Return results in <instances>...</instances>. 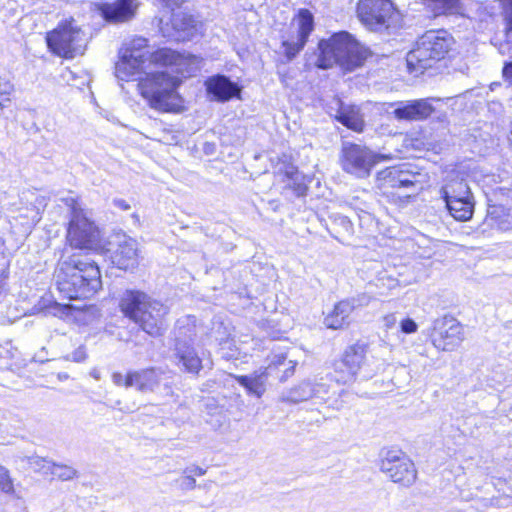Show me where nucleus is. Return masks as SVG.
Listing matches in <instances>:
<instances>
[{
    "label": "nucleus",
    "instance_id": "1",
    "mask_svg": "<svg viewBox=\"0 0 512 512\" xmlns=\"http://www.w3.org/2000/svg\"><path fill=\"white\" fill-rule=\"evenodd\" d=\"M55 279L60 294L69 300L90 298L102 287L99 267L76 254L62 257Z\"/></svg>",
    "mask_w": 512,
    "mask_h": 512
},
{
    "label": "nucleus",
    "instance_id": "2",
    "mask_svg": "<svg viewBox=\"0 0 512 512\" xmlns=\"http://www.w3.org/2000/svg\"><path fill=\"white\" fill-rule=\"evenodd\" d=\"M320 51L317 66L329 69L334 65L346 72L361 67L370 56V51L361 45L351 34L342 31L335 33L329 39L319 42Z\"/></svg>",
    "mask_w": 512,
    "mask_h": 512
},
{
    "label": "nucleus",
    "instance_id": "3",
    "mask_svg": "<svg viewBox=\"0 0 512 512\" xmlns=\"http://www.w3.org/2000/svg\"><path fill=\"white\" fill-rule=\"evenodd\" d=\"M123 313L147 334L157 337L164 330L168 307L142 291H126L120 303Z\"/></svg>",
    "mask_w": 512,
    "mask_h": 512
},
{
    "label": "nucleus",
    "instance_id": "4",
    "mask_svg": "<svg viewBox=\"0 0 512 512\" xmlns=\"http://www.w3.org/2000/svg\"><path fill=\"white\" fill-rule=\"evenodd\" d=\"M138 90L148 105L161 112H177L181 107V98L176 89L180 84L178 78L164 71H152L137 78Z\"/></svg>",
    "mask_w": 512,
    "mask_h": 512
},
{
    "label": "nucleus",
    "instance_id": "5",
    "mask_svg": "<svg viewBox=\"0 0 512 512\" xmlns=\"http://www.w3.org/2000/svg\"><path fill=\"white\" fill-rule=\"evenodd\" d=\"M454 45V39L446 30L425 32L406 56L410 72L422 74L444 60Z\"/></svg>",
    "mask_w": 512,
    "mask_h": 512
},
{
    "label": "nucleus",
    "instance_id": "6",
    "mask_svg": "<svg viewBox=\"0 0 512 512\" xmlns=\"http://www.w3.org/2000/svg\"><path fill=\"white\" fill-rule=\"evenodd\" d=\"M66 204L71 208V220L67 230L70 246L85 250H100L101 235L97 226L87 217L75 199H66Z\"/></svg>",
    "mask_w": 512,
    "mask_h": 512
},
{
    "label": "nucleus",
    "instance_id": "7",
    "mask_svg": "<svg viewBox=\"0 0 512 512\" xmlns=\"http://www.w3.org/2000/svg\"><path fill=\"white\" fill-rule=\"evenodd\" d=\"M383 366L382 359H375L373 356L368 358L366 348L356 344L347 348L342 359L336 364L335 379L346 384L353 381L358 372H362L364 378H371L382 370Z\"/></svg>",
    "mask_w": 512,
    "mask_h": 512
},
{
    "label": "nucleus",
    "instance_id": "8",
    "mask_svg": "<svg viewBox=\"0 0 512 512\" xmlns=\"http://www.w3.org/2000/svg\"><path fill=\"white\" fill-rule=\"evenodd\" d=\"M49 49L60 57L82 55L86 47L85 33L73 18L64 20L46 36Z\"/></svg>",
    "mask_w": 512,
    "mask_h": 512
},
{
    "label": "nucleus",
    "instance_id": "9",
    "mask_svg": "<svg viewBox=\"0 0 512 512\" xmlns=\"http://www.w3.org/2000/svg\"><path fill=\"white\" fill-rule=\"evenodd\" d=\"M381 158V155L365 145L345 142L341 149L340 163L345 172L357 178H366Z\"/></svg>",
    "mask_w": 512,
    "mask_h": 512
},
{
    "label": "nucleus",
    "instance_id": "10",
    "mask_svg": "<svg viewBox=\"0 0 512 512\" xmlns=\"http://www.w3.org/2000/svg\"><path fill=\"white\" fill-rule=\"evenodd\" d=\"M380 469L393 482L403 486L412 485L417 477L414 463L401 450H388L381 460Z\"/></svg>",
    "mask_w": 512,
    "mask_h": 512
},
{
    "label": "nucleus",
    "instance_id": "11",
    "mask_svg": "<svg viewBox=\"0 0 512 512\" xmlns=\"http://www.w3.org/2000/svg\"><path fill=\"white\" fill-rule=\"evenodd\" d=\"M433 346L440 351L456 350L464 341L462 325L452 317H443L433 322L430 334Z\"/></svg>",
    "mask_w": 512,
    "mask_h": 512
},
{
    "label": "nucleus",
    "instance_id": "12",
    "mask_svg": "<svg viewBox=\"0 0 512 512\" xmlns=\"http://www.w3.org/2000/svg\"><path fill=\"white\" fill-rule=\"evenodd\" d=\"M357 13L360 21L370 30L380 31L389 27L394 6L390 0H360Z\"/></svg>",
    "mask_w": 512,
    "mask_h": 512
},
{
    "label": "nucleus",
    "instance_id": "13",
    "mask_svg": "<svg viewBox=\"0 0 512 512\" xmlns=\"http://www.w3.org/2000/svg\"><path fill=\"white\" fill-rule=\"evenodd\" d=\"M377 186L383 193H389V189L404 190L399 197H409L416 193V174L399 167H390L377 174Z\"/></svg>",
    "mask_w": 512,
    "mask_h": 512
},
{
    "label": "nucleus",
    "instance_id": "14",
    "mask_svg": "<svg viewBox=\"0 0 512 512\" xmlns=\"http://www.w3.org/2000/svg\"><path fill=\"white\" fill-rule=\"evenodd\" d=\"M141 5L139 0H114L97 5L101 17L111 24H122L133 20Z\"/></svg>",
    "mask_w": 512,
    "mask_h": 512
},
{
    "label": "nucleus",
    "instance_id": "15",
    "mask_svg": "<svg viewBox=\"0 0 512 512\" xmlns=\"http://www.w3.org/2000/svg\"><path fill=\"white\" fill-rule=\"evenodd\" d=\"M297 34L283 41L285 55L293 59L305 46L311 32L314 29V17L307 9H300L296 18Z\"/></svg>",
    "mask_w": 512,
    "mask_h": 512
},
{
    "label": "nucleus",
    "instance_id": "16",
    "mask_svg": "<svg viewBox=\"0 0 512 512\" xmlns=\"http://www.w3.org/2000/svg\"><path fill=\"white\" fill-rule=\"evenodd\" d=\"M153 65L148 63L146 54L138 53L137 51L132 54L123 53L120 60L116 63L115 75L122 81H137V78L145 76Z\"/></svg>",
    "mask_w": 512,
    "mask_h": 512
},
{
    "label": "nucleus",
    "instance_id": "17",
    "mask_svg": "<svg viewBox=\"0 0 512 512\" xmlns=\"http://www.w3.org/2000/svg\"><path fill=\"white\" fill-rule=\"evenodd\" d=\"M116 249L111 258L119 269L128 270L138 264V243L135 239L122 234L116 236Z\"/></svg>",
    "mask_w": 512,
    "mask_h": 512
},
{
    "label": "nucleus",
    "instance_id": "18",
    "mask_svg": "<svg viewBox=\"0 0 512 512\" xmlns=\"http://www.w3.org/2000/svg\"><path fill=\"white\" fill-rule=\"evenodd\" d=\"M135 51L146 54V59L149 64L159 66L176 64L179 59V54L168 48H162L157 51L150 52L147 49V39L141 37L133 39L129 47L125 49L124 53L132 54Z\"/></svg>",
    "mask_w": 512,
    "mask_h": 512
},
{
    "label": "nucleus",
    "instance_id": "19",
    "mask_svg": "<svg viewBox=\"0 0 512 512\" xmlns=\"http://www.w3.org/2000/svg\"><path fill=\"white\" fill-rule=\"evenodd\" d=\"M395 105L393 115L397 120L422 121L435 111L430 99L401 101Z\"/></svg>",
    "mask_w": 512,
    "mask_h": 512
},
{
    "label": "nucleus",
    "instance_id": "20",
    "mask_svg": "<svg viewBox=\"0 0 512 512\" xmlns=\"http://www.w3.org/2000/svg\"><path fill=\"white\" fill-rule=\"evenodd\" d=\"M328 394L327 386L323 383L303 381L298 386L289 390V392L282 396V400L286 402L299 403L307 401L312 398L325 400Z\"/></svg>",
    "mask_w": 512,
    "mask_h": 512
},
{
    "label": "nucleus",
    "instance_id": "21",
    "mask_svg": "<svg viewBox=\"0 0 512 512\" xmlns=\"http://www.w3.org/2000/svg\"><path fill=\"white\" fill-rule=\"evenodd\" d=\"M162 372L151 368L129 372L125 378V387H136L140 392H153L158 388Z\"/></svg>",
    "mask_w": 512,
    "mask_h": 512
},
{
    "label": "nucleus",
    "instance_id": "22",
    "mask_svg": "<svg viewBox=\"0 0 512 512\" xmlns=\"http://www.w3.org/2000/svg\"><path fill=\"white\" fill-rule=\"evenodd\" d=\"M174 355L177 365L182 366L184 371L198 374L202 369V360L195 349L186 341L177 339Z\"/></svg>",
    "mask_w": 512,
    "mask_h": 512
},
{
    "label": "nucleus",
    "instance_id": "23",
    "mask_svg": "<svg viewBox=\"0 0 512 512\" xmlns=\"http://www.w3.org/2000/svg\"><path fill=\"white\" fill-rule=\"evenodd\" d=\"M170 21L175 34H171L161 27L165 36L174 37L176 40H185L186 38L192 37L197 32L196 21L188 13L182 11L173 12Z\"/></svg>",
    "mask_w": 512,
    "mask_h": 512
},
{
    "label": "nucleus",
    "instance_id": "24",
    "mask_svg": "<svg viewBox=\"0 0 512 512\" xmlns=\"http://www.w3.org/2000/svg\"><path fill=\"white\" fill-rule=\"evenodd\" d=\"M207 92L220 102L230 100L238 93V87L228 77L216 75L206 81Z\"/></svg>",
    "mask_w": 512,
    "mask_h": 512
},
{
    "label": "nucleus",
    "instance_id": "25",
    "mask_svg": "<svg viewBox=\"0 0 512 512\" xmlns=\"http://www.w3.org/2000/svg\"><path fill=\"white\" fill-rule=\"evenodd\" d=\"M440 198L450 199H470L473 197L470 187L463 178H448L439 190Z\"/></svg>",
    "mask_w": 512,
    "mask_h": 512
},
{
    "label": "nucleus",
    "instance_id": "26",
    "mask_svg": "<svg viewBox=\"0 0 512 512\" xmlns=\"http://www.w3.org/2000/svg\"><path fill=\"white\" fill-rule=\"evenodd\" d=\"M268 377L267 368L255 371L250 375L235 376L237 382L247 389L249 394L260 398L266 390V380Z\"/></svg>",
    "mask_w": 512,
    "mask_h": 512
},
{
    "label": "nucleus",
    "instance_id": "27",
    "mask_svg": "<svg viewBox=\"0 0 512 512\" xmlns=\"http://www.w3.org/2000/svg\"><path fill=\"white\" fill-rule=\"evenodd\" d=\"M351 306L343 300L338 302L333 310L325 317L324 325L329 329H342L349 325Z\"/></svg>",
    "mask_w": 512,
    "mask_h": 512
},
{
    "label": "nucleus",
    "instance_id": "28",
    "mask_svg": "<svg viewBox=\"0 0 512 512\" xmlns=\"http://www.w3.org/2000/svg\"><path fill=\"white\" fill-rule=\"evenodd\" d=\"M445 207L449 214L457 221H468L474 213V197L470 199L445 200Z\"/></svg>",
    "mask_w": 512,
    "mask_h": 512
},
{
    "label": "nucleus",
    "instance_id": "29",
    "mask_svg": "<svg viewBox=\"0 0 512 512\" xmlns=\"http://www.w3.org/2000/svg\"><path fill=\"white\" fill-rule=\"evenodd\" d=\"M426 4L435 16L464 15V9L459 0H426Z\"/></svg>",
    "mask_w": 512,
    "mask_h": 512
},
{
    "label": "nucleus",
    "instance_id": "30",
    "mask_svg": "<svg viewBox=\"0 0 512 512\" xmlns=\"http://www.w3.org/2000/svg\"><path fill=\"white\" fill-rule=\"evenodd\" d=\"M337 119L349 129L357 132L363 130L364 121L358 108H342L337 115Z\"/></svg>",
    "mask_w": 512,
    "mask_h": 512
},
{
    "label": "nucleus",
    "instance_id": "31",
    "mask_svg": "<svg viewBox=\"0 0 512 512\" xmlns=\"http://www.w3.org/2000/svg\"><path fill=\"white\" fill-rule=\"evenodd\" d=\"M215 339L219 342L221 355L226 360L237 358L239 352L234 339L230 335H216Z\"/></svg>",
    "mask_w": 512,
    "mask_h": 512
},
{
    "label": "nucleus",
    "instance_id": "32",
    "mask_svg": "<svg viewBox=\"0 0 512 512\" xmlns=\"http://www.w3.org/2000/svg\"><path fill=\"white\" fill-rule=\"evenodd\" d=\"M27 462L29 468L32 469L34 472L40 473L45 476L51 475L54 462L40 456L27 457Z\"/></svg>",
    "mask_w": 512,
    "mask_h": 512
},
{
    "label": "nucleus",
    "instance_id": "33",
    "mask_svg": "<svg viewBox=\"0 0 512 512\" xmlns=\"http://www.w3.org/2000/svg\"><path fill=\"white\" fill-rule=\"evenodd\" d=\"M77 474V470L72 466L66 464L53 463L51 476H53L54 478H57L61 481H69L77 477Z\"/></svg>",
    "mask_w": 512,
    "mask_h": 512
},
{
    "label": "nucleus",
    "instance_id": "34",
    "mask_svg": "<svg viewBox=\"0 0 512 512\" xmlns=\"http://www.w3.org/2000/svg\"><path fill=\"white\" fill-rule=\"evenodd\" d=\"M14 91V86L10 80L0 76V106H4L10 101V95Z\"/></svg>",
    "mask_w": 512,
    "mask_h": 512
},
{
    "label": "nucleus",
    "instance_id": "35",
    "mask_svg": "<svg viewBox=\"0 0 512 512\" xmlns=\"http://www.w3.org/2000/svg\"><path fill=\"white\" fill-rule=\"evenodd\" d=\"M175 485L183 492L191 491L196 487V479L189 474L183 473L181 477L175 480Z\"/></svg>",
    "mask_w": 512,
    "mask_h": 512
},
{
    "label": "nucleus",
    "instance_id": "36",
    "mask_svg": "<svg viewBox=\"0 0 512 512\" xmlns=\"http://www.w3.org/2000/svg\"><path fill=\"white\" fill-rule=\"evenodd\" d=\"M343 301L349 303L352 313L357 308L368 306L371 301V297L366 293H361Z\"/></svg>",
    "mask_w": 512,
    "mask_h": 512
},
{
    "label": "nucleus",
    "instance_id": "37",
    "mask_svg": "<svg viewBox=\"0 0 512 512\" xmlns=\"http://www.w3.org/2000/svg\"><path fill=\"white\" fill-rule=\"evenodd\" d=\"M0 489L5 493L13 491V482L10 478L9 471L0 465Z\"/></svg>",
    "mask_w": 512,
    "mask_h": 512
},
{
    "label": "nucleus",
    "instance_id": "38",
    "mask_svg": "<svg viewBox=\"0 0 512 512\" xmlns=\"http://www.w3.org/2000/svg\"><path fill=\"white\" fill-rule=\"evenodd\" d=\"M504 6L505 19L507 22L506 34L510 39L512 38V0H504Z\"/></svg>",
    "mask_w": 512,
    "mask_h": 512
},
{
    "label": "nucleus",
    "instance_id": "39",
    "mask_svg": "<svg viewBox=\"0 0 512 512\" xmlns=\"http://www.w3.org/2000/svg\"><path fill=\"white\" fill-rule=\"evenodd\" d=\"M87 358L86 349L84 346H79L75 349L71 354H68L65 359L68 361H73L76 363H80L85 361Z\"/></svg>",
    "mask_w": 512,
    "mask_h": 512
},
{
    "label": "nucleus",
    "instance_id": "40",
    "mask_svg": "<svg viewBox=\"0 0 512 512\" xmlns=\"http://www.w3.org/2000/svg\"><path fill=\"white\" fill-rule=\"evenodd\" d=\"M401 331L406 334H411L417 331V324L413 319L407 318L400 323Z\"/></svg>",
    "mask_w": 512,
    "mask_h": 512
},
{
    "label": "nucleus",
    "instance_id": "41",
    "mask_svg": "<svg viewBox=\"0 0 512 512\" xmlns=\"http://www.w3.org/2000/svg\"><path fill=\"white\" fill-rule=\"evenodd\" d=\"M184 474H189L191 476L193 475H196V476H203L205 473H206V470L203 469L202 467L200 466H197V465H192V466H189V467H186L183 471Z\"/></svg>",
    "mask_w": 512,
    "mask_h": 512
},
{
    "label": "nucleus",
    "instance_id": "42",
    "mask_svg": "<svg viewBox=\"0 0 512 512\" xmlns=\"http://www.w3.org/2000/svg\"><path fill=\"white\" fill-rule=\"evenodd\" d=\"M502 72L505 80L512 84V62L505 63Z\"/></svg>",
    "mask_w": 512,
    "mask_h": 512
},
{
    "label": "nucleus",
    "instance_id": "43",
    "mask_svg": "<svg viewBox=\"0 0 512 512\" xmlns=\"http://www.w3.org/2000/svg\"><path fill=\"white\" fill-rule=\"evenodd\" d=\"M125 378H126V375H123L118 372L113 373V375H112V381L117 386H125Z\"/></svg>",
    "mask_w": 512,
    "mask_h": 512
},
{
    "label": "nucleus",
    "instance_id": "44",
    "mask_svg": "<svg viewBox=\"0 0 512 512\" xmlns=\"http://www.w3.org/2000/svg\"><path fill=\"white\" fill-rule=\"evenodd\" d=\"M113 204L115 207L125 211L130 209V205L123 199H114Z\"/></svg>",
    "mask_w": 512,
    "mask_h": 512
},
{
    "label": "nucleus",
    "instance_id": "45",
    "mask_svg": "<svg viewBox=\"0 0 512 512\" xmlns=\"http://www.w3.org/2000/svg\"><path fill=\"white\" fill-rule=\"evenodd\" d=\"M339 222L347 232H352V223L347 217H339Z\"/></svg>",
    "mask_w": 512,
    "mask_h": 512
},
{
    "label": "nucleus",
    "instance_id": "46",
    "mask_svg": "<svg viewBox=\"0 0 512 512\" xmlns=\"http://www.w3.org/2000/svg\"><path fill=\"white\" fill-rule=\"evenodd\" d=\"M294 369V365H291L289 368H287L285 371V375L281 377V381H285L289 375H292L294 373Z\"/></svg>",
    "mask_w": 512,
    "mask_h": 512
},
{
    "label": "nucleus",
    "instance_id": "47",
    "mask_svg": "<svg viewBox=\"0 0 512 512\" xmlns=\"http://www.w3.org/2000/svg\"><path fill=\"white\" fill-rule=\"evenodd\" d=\"M306 188L304 186L298 185L297 187V194L298 195H304Z\"/></svg>",
    "mask_w": 512,
    "mask_h": 512
},
{
    "label": "nucleus",
    "instance_id": "48",
    "mask_svg": "<svg viewBox=\"0 0 512 512\" xmlns=\"http://www.w3.org/2000/svg\"><path fill=\"white\" fill-rule=\"evenodd\" d=\"M294 173H297V171H293V169L291 171H287V175L290 178H293Z\"/></svg>",
    "mask_w": 512,
    "mask_h": 512
},
{
    "label": "nucleus",
    "instance_id": "49",
    "mask_svg": "<svg viewBox=\"0 0 512 512\" xmlns=\"http://www.w3.org/2000/svg\"><path fill=\"white\" fill-rule=\"evenodd\" d=\"M175 5H179L183 0H172Z\"/></svg>",
    "mask_w": 512,
    "mask_h": 512
},
{
    "label": "nucleus",
    "instance_id": "50",
    "mask_svg": "<svg viewBox=\"0 0 512 512\" xmlns=\"http://www.w3.org/2000/svg\"><path fill=\"white\" fill-rule=\"evenodd\" d=\"M71 308H72V305H64V309H65V310H69V309H71Z\"/></svg>",
    "mask_w": 512,
    "mask_h": 512
},
{
    "label": "nucleus",
    "instance_id": "51",
    "mask_svg": "<svg viewBox=\"0 0 512 512\" xmlns=\"http://www.w3.org/2000/svg\"><path fill=\"white\" fill-rule=\"evenodd\" d=\"M282 359L284 360V359H285V357H284V356H280V357H279V360L277 361V364H281V360H282Z\"/></svg>",
    "mask_w": 512,
    "mask_h": 512
}]
</instances>
